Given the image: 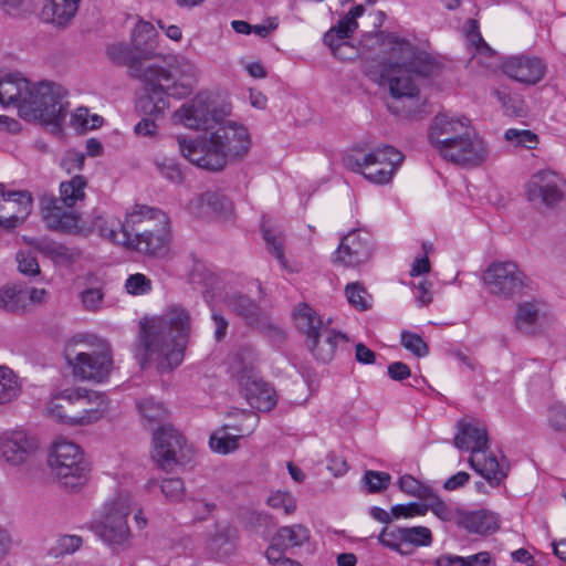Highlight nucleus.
Wrapping results in <instances>:
<instances>
[{
    "mask_svg": "<svg viewBox=\"0 0 566 566\" xmlns=\"http://www.w3.org/2000/svg\"><path fill=\"white\" fill-rule=\"evenodd\" d=\"M381 51L388 55V63L371 78L387 85L391 99L389 111L402 118H418L426 112V99L420 95L415 77L436 76L441 63L429 52L413 46L395 33L380 32L376 35Z\"/></svg>",
    "mask_w": 566,
    "mask_h": 566,
    "instance_id": "obj_1",
    "label": "nucleus"
},
{
    "mask_svg": "<svg viewBox=\"0 0 566 566\" xmlns=\"http://www.w3.org/2000/svg\"><path fill=\"white\" fill-rule=\"evenodd\" d=\"M107 54L114 63L128 65L130 75L143 82L136 107L145 115L161 116L169 107L168 97L190 95L198 80L197 66L184 56H170L164 67L145 64L140 54H133L124 44L109 45Z\"/></svg>",
    "mask_w": 566,
    "mask_h": 566,
    "instance_id": "obj_2",
    "label": "nucleus"
},
{
    "mask_svg": "<svg viewBox=\"0 0 566 566\" xmlns=\"http://www.w3.org/2000/svg\"><path fill=\"white\" fill-rule=\"evenodd\" d=\"M189 332V315L179 306H172L163 316L143 323L136 346V357L142 368L153 364L164 373L180 365Z\"/></svg>",
    "mask_w": 566,
    "mask_h": 566,
    "instance_id": "obj_3",
    "label": "nucleus"
},
{
    "mask_svg": "<svg viewBox=\"0 0 566 566\" xmlns=\"http://www.w3.org/2000/svg\"><path fill=\"white\" fill-rule=\"evenodd\" d=\"M209 137L187 139L178 137L182 156L200 168L219 171L228 161L243 158L251 146L248 128L235 122H222L213 128Z\"/></svg>",
    "mask_w": 566,
    "mask_h": 566,
    "instance_id": "obj_4",
    "label": "nucleus"
},
{
    "mask_svg": "<svg viewBox=\"0 0 566 566\" xmlns=\"http://www.w3.org/2000/svg\"><path fill=\"white\" fill-rule=\"evenodd\" d=\"M428 137L437 153L450 163L474 167L488 159L486 144L464 116L437 114L430 124Z\"/></svg>",
    "mask_w": 566,
    "mask_h": 566,
    "instance_id": "obj_5",
    "label": "nucleus"
},
{
    "mask_svg": "<svg viewBox=\"0 0 566 566\" xmlns=\"http://www.w3.org/2000/svg\"><path fill=\"white\" fill-rule=\"evenodd\" d=\"M86 178L75 175L60 184V197L43 195L40 198V211L45 226L53 231L87 235L90 229L81 224L78 213L71 210L85 198Z\"/></svg>",
    "mask_w": 566,
    "mask_h": 566,
    "instance_id": "obj_6",
    "label": "nucleus"
},
{
    "mask_svg": "<svg viewBox=\"0 0 566 566\" xmlns=\"http://www.w3.org/2000/svg\"><path fill=\"white\" fill-rule=\"evenodd\" d=\"M91 223L102 238L146 255L161 256L168 250V224L145 228L132 234L123 221L114 216L95 214Z\"/></svg>",
    "mask_w": 566,
    "mask_h": 566,
    "instance_id": "obj_7",
    "label": "nucleus"
},
{
    "mask_svg": "<svg viewBox=\"0 0 566 566\" xmlns=\"http://www.w3.org/2000/svg\"><path fill=\"white\" fill-rule=\"evenodd\" d=\"M458 432L453 439L454 446L462 451H470L468 459L470 467L488 483L499 486L507 476L509 467L500 463L497 458L489 452V437L484 426L476 422L460 420Z\"/></svg>",
    "mask_w": 566,
    "mask_h": 566,
    "instance_id": "obj_8",
    "label": "nucleus"
},
{
    "mask_svg": "<svg viewBox=\"0 0 566 566\" xmlns=\"http://www.w3.org/2000/svg\"><path fill=\"white\" fill-rule=\"evenodd\" d=\"M65 92L61 85L51 82L30 83L20 104L19 115L25 120H39L61 128L66 116L63 103Z\"/></svg>",
    "mask_w": 566,
    "mask_h": 566,
    "instance_id": "obj_9",
    "label": "nucleus"
},
{
    "mask_svg": "<svg viewBox=\"0 0 566 566\" xmlns=\"http://www.w3.org/2000/svg\"><path fill=\"white\" fill-rule=\"evenodd\" d=\"M48 464L59 483L74 491L87 481L90 467L80 446L64 438L56 439L51 446Z\"/></svg>",
    "mask_w": 566,
    "mask_h": 566,
    "instance_id": "obj_10",
    "label": "nucleus"
},
{
    "mask_svg": "<svg viewBox=\"0 0 566 566\" xmlns=\"http://www.w3.org/2000/svg\"><path fill=\"white\" fill-rule=\"evenodd\" d=\"M403 156L396 148L382 145L364 155L361 159L348 156L345 165L353 171L360 172L367 180L376 185L389 182Z\"/></svg>",
    "mask_w": 566,
    "mask_h": 566,
    "instance_id": "obj_11",
    "label": "nucleus"
},
{
    "mask_svg": "<svg viewBox=\"0 0 566 566\" xmlns=\"http://www.w3.org/2000/svg\"><path fill=\"white\" fill-rule=\"evenodd\" d=\"M77 339L67 344L65 358L72 368L73 376L81 380L103 382L113 369V357L111 348L103 345L99 349L77 350Z\"/></svg>",
    "mask_w": 566,
    "mask_h": 566,
    "instance_id": "obj_12",
    "label": "nucleus"
},
{
    "mask_svg": "<svg viewBox=\"0 0 566 566\" xmlns=\"http://www.w3.org/2000/svg\"><path fill=\"white\" fill-rule=\"evenodd\" d=\"M153 442V459L163 470L171 471L176 465H186L193 458V448L171 424L158 427L154 431Z\"/></svg>",
    "mask_w": 566,
    "mask_h": 566,
    "instance_id": "obj_13",
    "label": "nucleus"
},
{
    "mask_svg": "<svg viewBox=\"0 0 566 566\" xmlns=\"http://www.w3.org/2000/svg\"><path fill=\"white\" fill-rule=\"evenodd\" d=\"M483 281L488 291L501 298L511 300L523 295L531 280L515 262H493L484 271Z\"/></svg>",
    "mask_w": 566,
    "mask_h": 566,
    "instance_id": "obj_14",
    "label": "nucleus"
},
{
    "mask_svg": "<svg viewBox=\"0 0 566 566\" xmlns=\"http://www.w3.org/2000/svg\"><path fill=\"white\" fill-rule=\"evenodd\" d=\"M132 497L118 494L104 506L102 521L96 524L95 532L111 547L124 545L130 535L127 516L130 513Z\"/></svg>",
    "mask_w": 566,
    "mask_h": 566,
    "instance_id": "obj_15",
    "label": "nucleus"
},
{
    "mask_svg": "<svg viewBox=\"0 0 566 566\" xmlns=\"http://www.w3.org/2000/svg\"><path fill=\"white\" fill-rule=\"evenodd\" d=\"M40 440L35 433L22 427L0 432V462L11 468L27 465L38 453Z\"/></svg>",
    "mask_w": 566,
    "mask_h": 566,
    "instance_id": "obj_16",
    "label": "nucleus"
},
{
    "mask_svg": "<svg viewBox=\"0 0 566 566\" xmlns=\"http://www.w3.org/2000/svg\"><path fill=\"white\" fill-rule=\"evenodd\" d=\"M172 119L190 129L210 130L219 124L221 116L203 94H198L177 109Z\"/></svg>",
    "mask_w": 566,
    "mask_h": 566,
    "instance_id": "obj_17",
    "label": "nucleus"
},
{
    "mask_svg": "<svg viewBox=\"0 0 566 566\" xmlns=\"http://www.w3.org/2000/svg\"><path fill=\"white\" fill-rule=\"evenodd\" d=\"M33 199L29 191H4L0 188V228L14 230L32 211Z\"/></svg>",
    "mask_w": 566,
    "mask_h": 566,
    "instance_id": "obj_18",
    "label": "nucleus"
},
{
    "mask_svg": "<svg viewBox=\"0 0 566 566\" xmlns=\"http://www.w3.org/2000/svg\"><path fill=\"white\" fill-rule=\"evenodd\" d=\"M365 13V7L357 4L353 7L347 14H345L335 27L331 28L323 36V42L326 44L333 55L339 60H345L346 56L340 53L343 49L353 51L354 49L346 41L358 28L357 19Z\"/></svg>",
    "mask_w": 566,
    "mask_h": 566,
    "instance_id": "obj_19",
    "label": "nucleus"
},
{
    "mask_svg": "<svg viewBox=\"0 0 566 566\" xmlns=\"http://www.w3.org/2000/svg\"><path fill=\"white\" fill-rule=\"evenodd\" d=\"M242 392L252 408L259 411L272 410L277 400L274 389L252 370L244 371L239 378Z\"/></svg>",
    "mask_w": 566,
    "mask_h": 566,
    "instance_id": "obj_20",
    "label": "nucleus"
},
{
    "mask_svg": "<svg viewBox=\"0 0 566 566\" xmlns=\"http://www.w3.org/2000/svg\"><path fill=\"white\" fill-rule=\"evenodd\" d=\"M502 69L509 77L526 85L538 83L546 73V65L539 57L524 54L507 57Z\"/></svg>",
    "mask_w": 566,
    "mask_h": 566,
    "instance_id": "obj_21",
    "label": "nucleus"
},
{
    "mask_svg": "<svg viewBox=\"0 0 566 566\" xmlns=\"http://www.w3.org/2000/svg\"><path fill=\"white\" fill-rule=\"evenodd\" d=\"M74 407L76 415L74 426H86L99 420L107 402L104 395L84 388H73Z\"/></svg>",
    "mask_w": 566,
    "mask_h": 566,
    "instance_id": "obj_22",
    "label": "nucleus"
},
{
    "mask_svg": "<svg viewBox=\"0 0 566 566\" xmlns=\"http://www.w3.org/2000/svg\"><path fill=\"white\" fill-rule=\"evenodd\" d=\"M240 415L250 421L247 428L238 424H226L210 437V447L214 452L228 454L239 447V440L253 432L259 418L253 412L241 411Z\"/></svg>",
    "mask_w": 566,
    "mask_h": 566,
    "instance_id": "obj_23",
    "label": "nucleus"
},
{
    "mask_svg": "<svg viewBox=\"0 0 566 566\" xmlns=\"http://www.w3.org/2000/svg\"><path fill=\"white\" fill-rule=\"evenodd\" d=\"M371 238L368 233L353 231L347 233L336 251V261L348 266L367 262L371 256Z\"/></svg>",
    "mask_w": 566,
    "mask_h": 566,
    "instance_id": "obj_24",
    "label": "nucleus"
},
{
    "mask_svg": "<svg viewBox=\"0 0 566 566\" xmlns=\"http://www.w3.org/2000/svg\"><path fill=\"white\" fill-rule=\"evenodd\" d=\"M526 193L533 203L553 206L563 199L558 177L552 171H538L526 186Z\"/></svg>",
    "mask_w": 566,
    "mask_h": 566,
    "instance_id": "obj_25",
    "label": "nucleus"
},
{
    "mask_svg": "<svg viewBox=\"0 0 566 566\" xmlns=\"http://www.w3.org/2000/svg\"><path fill=\"white\" fill-rule=\"evenodd\" d=\"M339 340L347 342L346 335L326 326L317 336L305 340V344L315 359L328 363L334 358Z\"/></svg>",
    "mask_w": 566,
    "mask_h": 566,
    "instance_id": "obj_26",
    "label": "nucleus"
},
{
    "mask_svg": "<svg viewBox=\"0 0 566 566\" xmlns=\"http://www.w3.org/2000/svg\"><path fill=\"white\" fill-rule=\"evenodd\" d=\"M457 525L469 533L488 535L499 528V517L496 514L479 510L473 512H457Z\"/></svg>",
    "mask_w": 566,
    "mask_h": 566,
    "instance_id": "obj_27",
    "label": "nucleus"
},
{
    "mask_svg": "<svg viewBox=\"0 0 566 566\" xmlns=\"http://www.w3.org/2000/svg\"><path fill=\"white\" fill-rule=\"evenodd\" d=\"M29 243L40 253L60 264H72L80 260L82 251L76 247H67L50 239H31Z\"/></svg>",
    "mask_w": 566,
    "mask_h": 566,
    "instance_id": "obj_28",
    "label": "nucleus"
},
{
    "mask_svg": "<svg viewBox=\"0 0 566 566\" xmlns=\"http://www.w3.org/2000/svg\"><path fill=\"white\" fill-rule=\"evenodd\" d=\"M311 538L310 530L303 524L281 526L272 536L269 547L277 551L292 552L296 547L303 546Z\"/></svg>",
    "mask_w": 566,
    "mask_h": 566,
    "instance_id": "obj_29",
    "label": "nucleus"
},
{
    "mask_svg": "<svg viewBox=\"0 0 566 566\" xmlns=\"http://www.w3.org/2000/svg\"><path fill=\"white\" fill-rule=\"evenodd\" d=\"M30 88V82L19 73H10L0 78V104L13 105L18 109Z\"/></svg>",
    "mask_w": 566,
    "mask_h": 566,
    "instance_id": "obj_30",
    "label": "nucleus"
},
{
    "mask_svg": "<svg viewBox=\"0 0 566 566\" xmlns=\"http://www.w3.org/2000/svg\"><path fill=\"white\" fill-rule=\"evenodd\" d=\"M73 388H67L52 397L46 406L49 417L55 421L74 426L76 407H74Z\"/></svg>",
    "mask_w": 566,
    "mask_h": 566,
    "instance_id": "obj_31",
    "label": "nucleus"
},
{
    "mask_svg": "<svg viewBox=\"0 0 566 566\" xmlns=\"http://www.w3.org/2000/svg\"><path fill=\"white\" fill-rule=\"evenodd\" d=\"M80 0H45L42 19L57 27H65L76 14Z\"/></svg>",
    "mask_w": 566,
    "mask_h": 566,
    "instance_id": "obj_32",
    "label": "nucleus"
},
{
    "mask_svg": "<svg viewBox=\"0 0 566 566\" xmlns=\"http://www.w3.org/2000/svg\"><path fill=\"white\" fill-rule=\"evenodd\" d=\"M294 323L297 331L310 340L323 331L327 324H324L319 315L305 303L298 304L293 312Z\"/></svg>",
    "mask_w": 566,
    "mask_h": 566,
    "instance_id": "obj_33",
    "label": "nucleus"
},
{
    "mask_svg": "<svg viewBox=\"0 0 566 566\" xmlns=\"http://www.w3.org/2000/svg\"><path fill=\"white\" fill-rule=\"evenodd\" d=\"M124 226L129 230V228H134L139 224H145L146 228H151L155 226L168 224L167 214L160 209L153 208L145 205H135L126 214Z\"/></svg>",
    "mask_w": 566,
    "mask_h": 566,
    "instance_id": "obj_34",
    "label": "nucleus"
},
{
    "mask_svg": "<svg viewBox=\"0 0 566 566\" xmlns=\"http://www.w3.org/2000/svg\"><path fill=\"white\" fill-rule=\"evenodd\" d=\"M133 45L143 60L156 56L157 32L151 23L142 21L135 27Z\"/></svg>",
    "mask_w": 566,
    "mask_h": 566,
    "instance_id": "obj_35",
    "label": "nucleus"
},
{
    "mask_svg": "<svg viewBox=\"0 0 566 566\" xmlns=\"http://www.w3.org/2000/svg\"><path fill=\"white\" fill-rule=\"evenodd\" d=\"M541 311L535 302H524L517 305L514 318L515 327L523 334L534 335L539 329Z\"/></svg>",
    "mask_w": 566,
    "mask_h": 566,
    "instance_id": "obj_36",
    "label": "nucleus"
},
{
    "mask_svg": "<svg viewBox=\"0 0 566 566\" xmlns=\"http://www.w3.org/2000/svg\"><path fill=\"white\" fill-rule=\"evenodd\" d=\"M226 303L232 312L243 317L248 324L254 325L258 323L260 307L249 296L240 293H233L227 296Z\"/></svg>",
    "mask_w": 566,
    "mask_h": 566,
    "instance_id": "obj_37",
    "label": "nucleus"
},
{
    "mask_svg": "<svg viewBox=\"0 0 566 566\" xmlns=\"http://www.w3.org/2000/svg\"><path fill=\"white\" fill-rule=\"evenodd\" d=\"M143 424L145 427L163 426L168 417L166 407L153 398H144L136 403Z\"/></svg>",
    "mask_w": 566,
    "mask_h": 566,
    "instance_id": "obj_38",
    "label": "nucleus"
},
{
    "mask_svg": "<svg viewBox=\"0 0 566 566\" xmlns=\"http://www.w3.org/2000/svg\"><path fill=\"white\" fill-rule=\"evenodd\" d=\"M18 376L7 366H0V405L15 400L21 394Z\"/></svg>",
    "mask_w": 566,
    "mask_h": 566,
    "instance_id": "obj_39",
    "label": "nucleus"
},
{
    "mask_svg": "<svg viewBox=\"0 0 566 566\" xmlns=\"http://www.w3.org/2000/svg\"><path fill=\"white\" fill-rule=\"evenodd\" d=\"M25 296L23 289L19 286H3L0 289V308L6 312L20 314L25 313Z\"/></svg>",
    "mask_w": 566,
    "mask_h": 566,
    "instance_id": "obj_40",
    "label": "nucleus"
},
{
    "mask_svg": "<svg viewBox=\"0 0 566 566\" xmlns=\"http://www.w3.org/2000/svg\"><path fill=\"white\" fill-rule=\"evenodd\" d=\"M198 203L208 211L220 216H228L232 211V202L222 193L207 191L198 198Z\"/></svg>",
    "mask_w": 566,
    "mask_h": 566,
    "instance_id": "obj_41",
    "label": "nucleus"
},
{
    "mask_svg": "<svg viewBox=\"0 0 566 566\" xmlns=\"http://www.w3.org/2000/svg\"><path fill=\"white\" fill-rule=\"evenodd\" d=\"M378 541L384 546L398 552L401 555L412 554V549L403 548V527L388 526L385 527L379 536Z\"/></svg>",
    "mask_w": 566,
    "mask_h": 566,
    "instance_id": "obj_42",
    "label": "nucleus"
},
{
    "mask_svg": "<svg viewBox=\"0 0 566 566\" xmlns=\"http://www.w3.org/2000/svg\"><path fill=\"white\" fill-rule=\"evenodd\" d=\"M234 531L231 527L218 530L210 541V549L218 558H223L232 554L234 546L232 543Z\"/></svg>",
    "mask_w": 566,
    "mask_h": 566,
    "instance_id": "obj_43",
    "label": "nucleus"
},
{
    "mask_svg": "<svg viewBox=\"0 0 566 566\" xmlns=\"http://www.w3.org/2000/svg\"><path fill=\"white\" fill-rule=\"evenodd\" d=\"M423 501H426V509L430 510L438 518L444 522L454 521L457 523V512H454V510L432 489L430 490V494H428Z\"/></svg>",
    "mask_w": 566,
    "mask_h": 566,
    "instance_id": "obj_44",
    "label": "nucleus"
},
{
    "mask_svg": "<svg viewBox=\"0 0 566 566\" xmlns=\"http://www.w3.org/2000/svg\"><path fill=\"white\" fill-rule=\"evenodd\" d=\"M432 542L431 531L424 526L403 527V548L428 546Z\"/></svg>",
    "mask_w": 566,
    "mask_h": 566,
    "instance_id": "obj_45",
    "label": "nucleus"
},
{
    "mask_svg": "<svg viewBox=\"0 0 566 566\" xmlns=\"http://www.w3.org/2000/svg\"><path fill=\"white\" fill-rule=\"evenodd\" d=\"M70 123L76 130L95 129L103 124V117L97 114H90L86 107H78L72 114Z\"/></svg>",
    "mask_w": 566,
    "mask_h": 566,
    "instance_id": "obj_46",
    "label": "nucleus"
},
{
    "mask_svg": "<svg viewBox=\"0 0 566 566\" xmlns=\"http://www.w3.org/2000/svg\"><path fill=\"white\" fill-rule=\"evenodd\" d=\"M494 95L501 103L504 113L512 117H522L525 114L524 101L517 96H512L505 91L495 90Z\"/></svg>",
    "mask_w": 566,
    "mask_h": 566,
    "instance_id": "obj_47",
    "label": "nucleus"
},
{
    "mask_svg": "<svg viewBox=\"0 0 566 566\" xmlns=\"http://www.w3.org/2000/svg\"><path fill=\"white\" fill-rule=\"evenodd\" d=\"M546 420L555 432L566 433V402H553L547 407Z\"/></svg>",
    "mask_w": 566,
    "mask_h": 566,
    "instance_id": "obj_48",
    "label": "nucleus"
},
{
    "mask_svg": "<svg viewBox=\"0 0 566 566\" xmlns=\"http://www.w3.org/2000/svg\"><path fill=\"white\" fill-rule=\"evenodd\" d=\"M346 297L352 306L359 311H366L370 307L369 294L365 287L358 283H349L345 287Z\"/></svg>",
    "mask_w": 566,
    "mask_h": 566,
    "instance_id": "obj_49",
    "label": "nucleus"
},
{
    "mask_svg": "<svg viewBox=\"0 0 566 566\" xmlns=\"http://www.w3.org/2000/svg\"><path fill=\"white\" fill-rule=\"evenodd\" d=\"M505 139L515 146L533 149L537 144V135L527 129L510 128L505 132Z\"/></svg>",
    "mask_w": 566,
    "mask_h": 566,
    "instance_id": "obj_50",
    "label": "nucleus"
},
{
    "mask_svg": "<svg viewBox=\"0 0 566 566\" xmlns=\"http://www.w3.org/2000/svg\"><path fill=\"white\" fill-rule=\"evenodd\" d=\"M401 345L417 357H424L429 353L428 345L422 337L408 331L401 333Z\"/></svg>",
    "mask_w": 566,
    "mask_h": 566,
    "instance_id": "obj_51",
    "label": "nucleus"
},
{
    "mask_svg": "<svg viewBox=\"0 0 566 566\" xmlns=\"http://www.w3.org/2000/svg\"><path fill=\"white\" fill-rule=\"evenodd\" d=\"M263 239L270 252L277 259L283 268H286V260L283 251V237L281 232H274L263 227Z\"/></svg>",
    "mask_w": 566,
    "mask_h": 566,
    "instance_id": "obj_52",
    "label": "nucleus"
},
{
    "mask_svg": "<svg viewBox=\"0 0 566 566\" xmlns=\"http://www.w3.org/2000/svg\"><path fill=\"white\" fill-rule=\"evenodd\" d=\"M398 486L402 492L421 500L427 497L431 490L430 488L422 485L418 480L409 474L399 479Z\"/></svg>",
    "mask_w": 566,
    "mask_h": 566,
    "instance_id": "obj_53",
    "label": "nucleus"
},
{
    "mask_svg": "<svg viewBox=\"0 0 566 566\" xmlns=\"http://www.w3.org/2000/svg\"><path fill=\"white\" fill-rule=\"evenodd\" d=\"M159 486L163 494L169 502H178L185 494V484L179 478L165 479Z\"/></svg>",
    "mask_w": 566,
    "mask_h": 566,
    "instance_id": "obj_54",
    "label": "nucleus"
},
{
    "mask_svg": "<svg viewBox=\"0 0 566 566\" xmlns=\"http://www.w3.org/2000/svg\"><path fill=\"white\" fill-rule=\"evenodd\" d=\"M15 260L18 262V270L20 273L28 276H35L40 274V265L35 255L31 251H19Z\"/></svg>",
    "mask_w": 566,
    "mask_h": 566,
    "instance_id": "obj_55",
    "label": "nucleus"
},
{
    "mask_svg": "<svg viewBox=\"0 0 566 566\" xmlns=\"http://www.w3.org/2000/svg\"><path fill=\"white\" fill-rule=\"evenodd\" d=\"M391 476L389 473L379 471H367L364 475V482L370 493L380 492L389 485Z\"/></svg>",
    "mask_w": 566,
    "mask_h": 566,
    "instance_id": "obj_56",
    "label": "nucleus"
},
{
    "mask_svg": "<svg viewBox=\"0 0 566 566\" xmlns=\"http://www.w3.org/2000/svg\"><path fill=\"white\" fill-rule=\"evenodd\" d=\"M125 287L127 293L132 295H143L151 290V281L142 273L129 275L126 280Z\"/></svg>",
    "mask_w": 566,
    "mask_h": 566,
    "instance_id": "obj_57",
    "label": "nucleus"
},
{
    "mask_svg": "<svg viewBox=\"0 0 566 566\" xmlns=\"http://www.w3.org/2000/svg\"><path fill=\"white\" fill-rule=\"evenodd\" d=\"M268 503L273 509H282L285 514H292L296 510L295 499L289 492L277 491L271 494Z\"/></svg>",
    "mask_w": 566,
    "mask_h": 566,
    "instance_id": "obj_58",
    "label": "nucleus"
},
{
    "mask_svg": "<svg viewBox=\"0 0 566 566\" xmlns=\"http://www.w3.org/2000/svg\"><path fill=\"white\" fill-rule=\"evenodd\" d=\"M156 166L166 179L172 182H180L182 180V172L175 160L165 158L163 161H157Z\"/></svg>",
    "mask_w": 566,
    "mask_h": 566,
    "instance_id": "obj_59",
    "label": "nucleus"
},
{
    "mask_svg": "<svg viewBox=\"0 0 566 566\" xmlns=\"http://www.w3.org/2000/svg\"><path fill=\"white\" fill-rule=\"evenodd\" d=\"M104 293L101 289H87L82 292L81 300L86 311L95 312L101 308Z\"/></svg>",
    "mask_w": 566,
    "mask_h": 566,
    "instance_id": "obj_60",
    "label": "nucleus"
},
{
    "mask_svg": "<svg viewBox=\"0 0 566 566\" xmlns=\"http://www.w3.org/2000/svg\"><path fill=\"white\" fill-rule=\"evenodd\" d=\"M85 154L76 150H69L61 160V166L67 171L81 170L84 167Z\"/></svg>",
    "mask_w": 566,
    "mask_h": 566,
    "instance_id": "obj_61",
    "label": "nucleus"
},
{
    "mask_svg": "<svg viewBox=\"0 0 566 566\" xmlns=\"http://www.w3.org/2000/svg\"><path fill=\"white\" fill-rule=\"evenodd\" d=\"M287 552L268 547L265 557L273 566H303L300 562L285 556Z\"/></svg>",
    "mask_w": 566,
    "mask_h": 566,
    "instance_id": "obj_62",
    "label": "nucleus"
},
{
    "mask_svg": "<svg viewBox=\"0 0 566 566\" xmlns=\"http://www.w3.org/2000/svg\"><path fill=\"white\" fill-rule=\"evenodd\" d=\"M23 295L25 296L24 302L28 312L32 305L42 304L48 295V292L45 289L31 287L23 289Z\"/></svg>",
    "mask_w": 566,
    "mask_h": 566,
    "instance_id": "obj_63",
    "label": "nucleus"
},
{
    "mask_svg": "<svg viewBox=\"0 0 566 566\" xmlns=\"http://www.w3.org/2000/svg\"><path fill=\"white\" fill-rule=\"evenodd\" d=\"M410 374V368L405 363L395 361L388 366V375L392 380L401 381L408 378Z\"/></svg>",
    "mask_w": 566,
    "mask_h": 566,
    "instance_id": "obj_64",
    "label": "nucleus"
}]
</instances>
